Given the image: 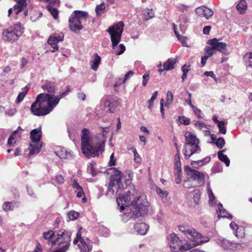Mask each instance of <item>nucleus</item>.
<instances>
[{"label": "nucleus", "instance_id": "9b49d317", "mask_svg": "<svg viewBox=\"0 0 252 252\" xmlns=\"http://www.w3.org/2000/svg\"><path fill=\"white\" fill-rule=\"evenodd\" d=\"M169 245L172 252H180L185 250H188L191 248L192 246L188 244H183L177 235L172 233L167 236Z\"/></svg>", "mask_w": 252, "mask_h": 252}, {"label": "nucleus", "instance_id": "f257e3e1", "mask_svg": "<svg viewBox=\"0 0 252 252\" xmlns=\"http://www.w3.org/2000/svg\"><path fill=\"white\" fill-rule=\"evenodd\" d=\"M81 141V150L87 158L98 156L104 151L105 141L104 134L92 136L89 130L84 128L82 130Z\"/></svg>", "mask_w": 252, "mask_h": 252}, {"label": "nucleus", "instance_id": "2f4dec72", "mask_svg": "<svg viewBox=\"0 0 252 252\" xmlns=\"http://www.w3.org/2000/svg\"><path fill=\"white\" fill-rule=\"evenodd\" d=\"M243 60L247 66L252 67V53H246L243 57Z\"/></svg>", "mask_w": 252, "mask_h": 252}, {"label": "nucleus", "instance_id": "864d4df0", "mask_svg": "<svg viewBox=\"0 0 252 252\" xmlns=\"http://www.w3.org/2000/svg\"><path fill=\"white\" fill-rule=\"evenodd\" d=\"M180 123L185 125H189L190 124V120L185 116H180L178 118Z\"/></svg>", "mask_w": 252, "mask_h": 252}, {"label": "nucleus", "instance_id": "58836bf2", "mask_svg": "<svg viewBox=\"0 0 252 252\" xmlns=\"http://www.w3.org/2000/svg\"><path fill=\"white\" fill-rule=\"evenodd\" d=\"M47 8L54 19L58 18L59 11L56 8L53 7L51 5H48Z\"/></svg>", "mask_w": 252, "mask_h": 252}, {"label": "nucleus", "instance_id": "ea45409f", "mask_svg": "<svg viewBox=\"0 0 252 252\" xmlns=\"http://www.w3.org/2000/svg\"><path fill=\"white\" fill-rule=\"evenodd\" d=\"M13 202H5L2 206V208L4 211L7 212L13 210L14 205Z\"/></svg>", "mask_w": 252, "mask_h": 252}, {"label": "nucleus", "instance_id": "20e7f679", "mask_svg": "<svg viewBox=\"0 0 252 252\" xmlns=\"http://www.w3.org/2000/svg\"><path fill=\"white\" fill-rule=\"evenodd\" d=\"M42 94H38L35 101L32 104L31 111L35 116H42L49 114L56 106L50 101L44 99Z\"/></svg>", "mask_w": 252, "mask_h": 252}, {"label": "nucleus", "instance_id": "aec40b11", "mask_svg": "<svg viewBox=\"0 0 252 252\" xmlns=\"http://www.w3.org/2000/svg\"><path fill=\"white\" fill-rule=\"evenodd\" d=\"M19 37L11 30L8 28L4 30L2 34V39L4 42L13 43L19 39Z\"/></svg>", "mask_w": 252, "mask_h": 252}, {"label": "nucleus", "instance_id": "13d9d810", "mask_svg": "<svg viewBox=\"0 0 252 252\" xmlns=\"http://www.w3.org/2000/svg\"><path fill=\"white\" fill-rule=\"evenodd\" d=\"M104 173H122V171L116 168H110L104 172Z\"/></svg>", "mask_w": 252, "mask_h": 252}, {"label": "nucleus", "instance_id": "2eb2a0df", "mask_svg": "<svg viewBox=\"0 0 252 252\" xmlns=\"http://www.w3.org/2000/svg\"><path fill=\"white\" fill-rule=\"evenodd\" d=\"M130 190L126 195L119 197L117 199L118 205L120 207V211L122 212L125 209V206H128L131 199L134 197L135 193V189L133 185L129 187Z\"/></svg>", "mask_w": 252, "mask_h": 252}, {"label": "nucleus", "instance_id": "4be33fe9", "mask_svg": "<svg viewBox=\"0 0 252 252\" xmlns=\"http://www.w3.org/2000/svg\"><path fill=\"white\" fill-rule=\"evenodd\" d=\"M219 244L220 246L227 251H233L237 248V245L236 243H233L226 239L220 240Z\"/></svg>", "mask_w": 252, "mask_h": 252}, {"label": "nucleus", "instance_id": "ddd939ff", "mask_svg": "<svg viewBox=\"0 0 252 252\" xmlns=\"http://www.w3.org/2000/svg\"><path fill=\"white\" fill-rule=\"evenodd\" d=\"M179 229V230L184 233L187 237L192 239V241L195 242V243L193 244V246L199 245L209 241V238L207 237L205 238H202V235L198 233L194 229H189L184 226H180Z\"/></svg>", "mask_w": 252, "mask_h": 252}, {"label": "nucleus", "instance_id": "393cba45", "mask_svg": "<svg viewBox=\"0 0 252 252\" xmlns=\"http://www.w3.org/2000/svg\"><path fill=\"white\" fill-rule=\"evenodd\" d=\"M100 62L101 58L97 54H94L93 59L90 62L91 69L96 71Z\"/></svg>", "mask_w": 252, "mask_h": 252}, {"label": "nucleus", "instance_id": "a18cd8bd", "mask_svg": "<svg viewBox=\"0 0 252 252\" xmlns=\"http://www.w3.org/2000/svg\"><path fill=\"white\" fill-rule=\"evenodd\" d=\"M17 1V4L22 7L24 9H27V5L30 2V0H15Z\"/></svg>", "mask_w": 252, "mask_h": 252}, {"label": "nucleus", "instance_id": "5701e85b", "mask_svg": "<svg viewBox=\"0 0 252 252\" xmlns=\"http://www.w3.org/2000/svg\"><path fill=\"white\" fill-rule=\"evenodd\" d=\"M134 229L139 234L144 235L147 232L148 226L145 223H137L134 225Z\"/></svg>", "mask_w": 252, "mask_h": 252}, {"label": "nucleus", "instance_id": "7c9ffc66", "mask_svg": "<svg viewBox=\"0 0 252 252\" xmlns=\"http://www.w3.org/2000/svg\"><path fill=\"white\" fill-rule=\"evenodd\" d=\"M56 231H53V230H49L47 232H45L43 233V237L45 239L48 240L51 243L52 245H53L54 237L55 235Z\"/></svg>", "mask_w": 252, "mask_h": 252}, {"label": "nucleus", "instance_id": "9d476101", "mask_svg": "<svg viewBox=\"0 0 252 252\" xmlns=\"http://www.w3.org/2000/svg\"><path fill=\"white\" fill-rule=\"evenodd\" d=\"M42 131L40 127L32 130L30 133V139L31 142L29 145V156L38 153L42 147L41 139Z\"/></svg>", "mask_w": 252, "mask_h": 252}, {"label": "nucleus", "instance_id": "cd10ccee", "mask_svg": "<svg viewBox=\"0 0 252 252\" xmlns=\"http://www.w3.org/2000/svg\"><path fill=\"white\" fill-rule=\"evenodd\" d=\"M9 28H11L12 31L17 34L19 37L24 32V28L21 23H18L15 24L13 26L10 27Z\"/></svg>", "mask_w": 252, "mask_h": 252}, {"label": "nucleus", "instance_id": "603ef678", "mask_svg": "<svg viewBox=\"0 0 252 252\" xmlns=\"http://www.w3.org/2000/svg\"><path fill=\"white\" fill-rule=\"evenodd\" d=\"M99 233L100 235L106 237L108 236L109 232L107 228L102 226L99 229Z\"/></svg>", "mask_w": 252, "mask_h": 252}, {"label": "nucleus", "instance_id": "6ab92c4d", "mask_svg": "<svg viewBox=\"0 0 252 252\" xmlns=\"http://www.w3.org/2000/svg\"><path fill=\"white\" fill-rule=\"evenodd\" d=\"M63 39V33H55L50 37L48 40V43L53 48L51 52H55L58 50V43L62 41Z\"/></svg>", "mask_w": 252, "mask_h": 252}, {"label": "nucleus", "instance_id": "f8f14e48", "mask_svg": "<svg viewBox=\"0 0 252 252\" xmlns=\"http://www.w3.org/2000/svg\"><path fill=\"white\" fill-rule=\"evenodd\" d=\"M82 228L80 227L77 232L73 244H77L80 252H91L93 248L92 243L88 238L82 236Z\"/></svg>", "mask_w": 252, "mask_h": 252}, {"label": "nucleus", "instance_id": "1a4fd4ad", "mask_svg": "<svg viewBox=\"0 0 252 252\" xmlns=\"http://www.w3.org/2000/svg\"><path fill=\"white\" fill-rule=\"evenodd\" d=\"M88 17L87 12L75 10L71 14L69 19V28L71 31L76 32L83 29L82 23L85 22Z\"/></svg>", "mask_w": 252, "mask_h": 252}, {"label": "nucleus", "instance_id": "4c0bfd02", "mask_svg": "<svg viewBox=\"0 0 252 252\" xmlns=\"http://www.w3.org/2000/svg\"><path fill=\"white\" fill-rule=\"evenodd\" d=\"M204 51L205 52V55L207 56L209 58L212 57L216 52L213 46H206L205 48Z\"/></svg>", "mask_w": 252, "mask_h": 252}, {"label": "nucleus", "instance_id": "a19ab883", "mask_svg": "<svg viewBox=\"0 0 252 252\" xmlns=\"http://www.w3.org/2000/svg\"><path fill=\"white\" fill-rule=\"evenodd\" d=\"M17 134V131H14L12 135L9 137L7 141V144L9 147H14L15 144L16 143V141L15 140V135Z\"/></svg>", "mask_w": 252, "mask_h": 252}, {"label": "nucleus", "instance_id": "e2e57ef3", "mask_svg": "<svg viewBox=\"0 0 252 252\" xmlns=\"http://www.w3.org/2000/svg\"><path fill=\"white\" fill-rule=\"evenodd\" d=\"M88 172L90 173H95V164L92 163H90L88 166Z\"/></svg>", "mask_w": 252, "mask_h": 252}, {"label": "nucleus", "instance_id": "6e6552de", "mask_svg": "<svg viewBox=\"0 0 252 252\" xmlns=\"http://www.w3.org/2000/svg\"><path fill=\"white\" fill-rule=\"evenodd\" d=\"M147 202L144 201L141 196L134 198L131 203L130 212L128 214L130 218H137L147 213Z\"/></svg>", "mask_w": 252, "mask_h": 252}, {"label": "nucleus", "instance_id": "473e14b6", "mask_svg": "<svg viewBox=\"0 0 252 252\" xmlns=\"http://www.w3.org/2000/svg\"><path fill=\"white\" fill-rule=\"evenodd\" d=\"M223 151H220L218 152V158L220 160L224 162L226 166L228 167L230 164V160L227 156L222 153Z\"/></svg>", "mask_w": 252, "mask_h": 252}, {"label": "nucleus", "instance_id": "0e129e2a", "mask_svg": "<svg viewBox=\"0 0 252 252\" xmlns=\"http://www.w3.org/2000/svg\"><path fill=\"white\" fill-rule=\"evenodd\" d=\"M75 191L76 193L77 197L78 198H81L84 195L83 189L82 187L78 188L77 189H75Z\"/></svg>", "mask_w": 252, "mask_h": 252}, {"label": "nucleus", "instance_id": "f03ea898", "mask_svg": "<svg viewBox=\"0 0 252 252\" xmlns=\"http://www.w3.org/2000/svg\"><path fill=\"white\" fill-rule=\"evenodd\" d=\"M124 23L120 21L109 28L107 32L111 36V40L112 43V48L115 50L116 55L122 54L125 51V46L123 44H120L118 47L117 45L120 41L122 34L123 32Z\"/></svg>", "mask_w": 252, "mask_h": 252}, {"label": "nucleus", "instance_id": "bb28decb", "mask_svg": "<svg viewBox=\"0 0 252 252\" xmlns=\"http://www.w3.org/2000/svg\"><path fill=\"white\" fill-rule=\"evenodd\" d=\"M207 192L209 197V203L211 206H215L217 204V200L213 191L210 187L209 185L207 187Z\"/></svg>", "mask_w": 252, "mask_h": 252}, {"label": "nucleus", "instance_id": "72a5a7b5", "mask_svg": "<svg viewBox=\"0 0 252 252\" xmlns=\"http://www.w3.org/2000/svg\"><path fill=\"white\" fill-rule=\"evenodd\" d=\"M173 29L175 34H176L178 40L181 41V42L184 46H187L186 45V44L187 43L186 38L185 36H183L179 34V32L177 31V27L175 24H173Z\"/></svg>", "mask_w": 252, "mask_h": 252}, {"label": "nucleus", "instance_id": "8fccbe9b", "mask_svg": "<svg viewBox=\"0 0 252 252\" xmlns=\"http://www.w3.org/2000/svg\"><path fill=\"white\" fill-rule=\"evenodd\" d=\"M192 111L194 113L196 116L199 119H202L203 117V114L202 111L196 106H194L192 109Z\"/></svg>", "mask_w": 252, "mask_h": 252}, {"label": "nucleus", "instance_id": "69168bd1", "mask_svg": "<svg viewBox=\"0 0 252 252\" xmlns=\"http://www.w3.org/2000/svg\"><path fill=\"white\" fill-rule=\"evenodd\" d=\"M116 161V159L114 157V153H112L110 157V160L109 161V165L110 166H112L113 165H114L115 164V162Z\"/></svg>", "mask_w": 252, "mask_h": 252}, {"label": "nucleus", "instance_id": "c85d7f7f", "mask_svg": "<svg viewBox=\"0 0 252 252\" xmlns=\"http://www.w3.org/2000/svg\"><path fill=\"white\" fill-rule=\"evenodd\" d=\"M237 10L241 14L245 13L247 9V3L245 0H241L236 6Z\"/></svg>", "mask_w": 252, "mask_h": 252}, {"label": "nucleus", "instance_id": "a211bd4d", "mask_svg": "<svg viewBox=\"0 0 252 252\" xmlns=\"http://www.w3.org/2000/svg\"><path fill=\"white\" fill-rule=\"evenodd\" d=\"M208 43L211 46H213L216 51H219L223 54H227V44L225 42H220L217 38L209 40Z\"/></svg>", "mask_w": 252, "mask_h": 252}, {"label": "nucleus", "instance_id": "3c124183", "mask_svg": "<svg viewBox=\"0 0 252 252\" xmlns=\"http://www.w3.org/2000/svg\"><path fill=\"white\" fill-rule=\"evenodd\" d=\"M215 145L220 149H221L225 144V140L223 138L217 139L215 142Z\"/></svg>", "mask_w": 252, "mask_h": 252}, {"label": "nucleus", "instance_id": "4468645a", "mask_svg": "<svg viewBox=\"0 0 252 252\" xmlns=\"http://www.w3.org/2000/svg\"><path fill=\"white\" fill-rule=\"evenodd\" d=\"M204 174H187V179L184 181L183 186L187 189L193 186H200L204 184Z\"/></svg>", "mask_w": 252, "mask_h": 252}, {"label": "nucleus", "instance_id": "dca6fc26", "mask_svg": "<svg viewBox=\"0 0 252 252\" xmlns=\"http://www.w3.org/2000/svg\"><path fill=\"white\" fill-rule=\"evenodd\" d=\"M102 101L104 102V106L108 108V111L113 113L116 108L120 105V99L115 96L106 95L102 99Z\"/></svg>", "mask_w": 252, "mask_h": 252}, {"label": "nucleus", "instance_id": "4d7b16f0", "mask_svg": "<svg viewBox=\"0 0 252 252\" xmlns=\"http://www.w3.org/2000/svg\"><path fill=\"white\" fill-rule=\"evenodd\" d=\"M104 9L105 6L103 4H101L96 6L95 9L96 14L97 15H100L103 12V11L104 10Z\"/></svg>", "mask_w": 252, "mask_h": 252}, {"label": "nucleus", "instance_id": "37998d69", "mask_svg": "<svg viewBox=\"0 0 252 252\" xmlns=\"http://www.w3.org/2000/svg\"><path fill=\"white\" fill-rule=\"evenodd\" d=\"M158 94V91H156L154 92V93L152 94V97L148 100V108L149 109H150V110L152 109V107L153 106L154 101L157 98Z\"/></svg>", "mask_w": 252, "mask_h": 252}, {"label": "nucleus", "instance_id": "c9c22d12", "mask_svg": "<svg viewBox=\"0 0 252 252\" xmlns=\"http://www.w3.org/2000/svg\"><path fill=\"white\" fill-rule=\"evenodd\" d=\"M144 18L145 20H148L155 16V13L152 9H146L143 11Z\"/></svg>", "mask_w": 252, "mask_h": 252}, {"label": "nucleus", "instance_id": "09e8293b", "mask_svg": "<svg viewBox=\"0 0 252 252\" xmlns=\"http://www.w3.org/2000/svg\"><path fill=\"white\" fill-rule=\"evenodd\" d=\"M130 150L132 151L134 154V160L136 162H140L141 161V158L138 153L137 152L136 149L134 147H131Z\"/></svg>", "mask_w": 252, "mask_h": 252}, {"label": "nucleus", "instance_id": "5fc2aeb1", "mask_svg": "<svg viewBox=\"0 0 252 252\" xmlns=\"http://www.w3.org/2000/svg\"><path fill=\"white\" fill-rule=\"evenodd\" d=\"M150 76V71H147L143 75V81L142 85L144 86H146L147 85V82L149 79Z\"/></svg>", "mask_w": 252, "mask_h": 252}, {"label": "nucleus", "instance_id": "423d86ee", "mask_svg": "<svg viewBox=\"0 0 252 252\" xmlns=\"http://www.w3.org/2000/svg\"><path fill=\"white\" fill-rule=\"evenodd\" d=\"M186 142L183 152L186 159H189L192 155L200 152L199 140L192 132L187 131L185 134Z\"/></svg>", "mask_w": 252, "mask_h": 252}, {"label": "nucleus", "instance_id": "f3484780", "mask_svg": "<svg viewBox=\"0 0 252 252\" xmlns=\"http://www.w3.org/2000/svg\"><path fill=\"white\" fill-rule=\"evenodd\" d=\"M14 12L15 15V18H24L28 15V10L24 9L22 7L20 6L18 4H15L13 8H10L8 11V16H10V15Z\"/></svg>", "mask_w": 252, "mask_h": 252}, {"label": "nucleus", "instance_id": "49530a36", "mask_svg": "<svg viewBox=\"0 0 252 252\" xmlns=\"http://www.w3.org/2000/svg\"><path fill=\"white\" fill-rule=\"evenodd\" d=\"M79 216V213L74 211H71L68 213V217L70 220H73L77 219Z\"/></svg>", "mask_w": 252, "mask_h": 252}, {"label": "nucleus", "instance_id": "774afa93", "mask_svg": "<svg viewBox=\"0 0 252 252\" xmlns=\"http://www.w3.org/2000/svg\"><path fill=\"white\" fill-rule=\"evenodd\" d=\"M124 82L120 78H119L117 82L115 83L114 87V90L116 92H118V88L119 86H120L122 83Z\"/></svg>", "mask_w": 252, "mask_h": 252}, {"label": "nucleus", "instance_id": "79ce46f5", "mask_svg": "<svg viewBox=\"0 0 252 252\" xmlns=\"http://www.w3.org/2000/svg\"><path fill=\"white\" fill-rule=\"evenodd\" d=\"M226 124H227L226 122L221 121L220 123L219 124H218V125H217V126L219 127V132L220 133H221L223 134H225L226 133V128L225 126L226 125Z\"/></svg>", "mask_w": 252, "mask_h": 252}, {"label": "nucleus", "instance_id": "412c9836", "mask_svg": "<svg viewBox=\"0 0 252 252\" xmlns=\"http://www.w3.org/2000/svg\"><path fill=\"white\" fill-rule=\"evenodd\" d=\"M196 14L200 17H204L206 19H210L213 15V10L205 6H201L195 9Z\"/></svg>", "mask_w": 252, "mask_h": 252}, {"label": "nucleus", "instance_id": "338daca9", "mask_svg": "<svg viewBox=\"0 0 252 252\" xmlns=\"http://www.w3.org/2000/svg\"><path fill=\"white\" fill-rule=\"evenodd\" d=\"M16 112V109L15 108H10L5 111V114L9 116H13L15 114Z\"/></svg>", "mask_w": 252, "mask_h": 252}, {"label": "nucleus", "instance_id": "e433bc0d", "mask_svg": "<svg viewBox=\"0 0 252 252\" xmlns=\"http://www.w3.org/2000/svg\"><path fill=\"white\" fill-rule=\"evenodd\" d=\"M193 200L196 204H198L200 202L201 197V192L198 189H194L193 192Z\"/></svg>", "mask_w": 252, "mask_h": 252}, {"label": "nucleus", "instance_id": "39448f33", "mask_svg": "<svg viewBox=\"0 0 252 252\" xmlns=\"http://www.w3.org/2000/svg\"><path fill=\"white\" fill-rule=\"evenodd\" d=\"M131 174H112L110 177L108 191L117 194L119 190L127 188L131 184Z\"/></svg>", "mask_w": 252, "mask_h": 252}, {"label": "nucleus", "instance_id": "b1692460", "mask_svg": "<svg viewBox=\"0 0 252 252\" xmlns=\"http://www.w3.org/2000/svg\"><path fill=\"white\" fill-rule=\"evenodd\" d=\"M217 211L218 216L219 218H226L230 220L232 218V216L228 214L227 211L223 208L222 205L221 203L219 204Z\"/></svg>", "mask_w": 252, "mask_h": 252}, {"label": "nucleus", "instance_id": "c756f323", "mask_svg": "<svg viewBox=\"0 0 252 252\" xmlns=\"http://www.w3.org/2000/svg\"><path fill=\"white\" fill-rule=\"evenodd\" d=\"M176 62L174 59H169L166 62L163 63V67L165 70H169L174 68V65Z\"/></svg>", "mask_w": 252, "mask_h": 252}, {"label": "nucleus", "instance_id": "a878e982", "mask_svg": "<svg viewBox=\"0 0 252 252\" xmlns=\"http://www.w3.org/2000/svg\"><path fill=\"white\" fill-rule=\"evenodd\" d=\"M175 146L176 147L177 153L175 156L174 160H175V170L177 173H179L181 171V163L180 161V153L178 149L177 143H175Z\"/></svg>", "mask_w": 252, "mask_h": 252}, {"label": "nucleus", "instance_id": "de8ad7c7", "mask_svg": "<svg viewBox=\"0 0 252 252\" xmlns=\"http://www.w3.org/2000/svg\"><path fill=\"white\" fill-rule=\"evenodd\" d=\"M173 99V95L171 91H168L166 94V101L165 106H168L171 103Z\"/></svg>", "mask_w": 252, "mask_h": 252}, {"label": "nucleus", "instance_id": "bf43d9fd", "mask_svg": "<svg viewBox=\"0 0 252 252\" xmlns=\"http://www.w3.org/2000/svg\"><path fill=\"white\" fill-rule=\"evenodd\" d=\"M230 227L232 230H235L236 232L235 235L238 237V234H237V230L239 229V227L238 225L235 222H231L230 224Z\"/></svg>", "mask_w": 252, "mask_h": 252}, {"label": "nucleus", "instance_id": "0eeeda50", "mask_svg": "<svg viewBox=\"0 0 252 252\" xmlns=\"http://www.w3.org/2000/svg\"><path fill=\"white\" fill-rule=\"evenodd\" d=\"M71 236V233L65 230L56 231L53 245L58 246L61 252H66L70 245Z\"/></svg>", "mask_w": 252, "mask_h": 252}, {"label": "nucleus", "instance_id": "052dcab7", "mask_svg": "<svg viewBox=\"0 0 252 252\" xmlns=\"http://www.w3.org/2000/svg\"><path fill=\"white\" fill-rule=\"evenodd\" d=\"M210 157H206L204 158H203L202 160H197L198 166H202L205 164L206 163L209 162L210 161Z\"/></svg>", "mask_w": 252, "mask_h": 252}, {"label": "nucleus", "instance_id": "7ed1b4c3", "mask_svg": "<svg viewBox=\"0 0 252 252\" xmlns=\"http://www.w3.org/2000/svg\"><path fill=\"white\" fill-rule=\"evenodd\" d=\"M42 89L45 92L39 94H42V96L44 99L50 101L52 103L57 106L60 100L64 96H66L69 92L70 90L68 89L65 92L60 93L59 95H56L58 90L56 84L54 82L46 81L42 86Z\"/></svg>", "mask_w": 252, "mask_h": 252}, {"label": "nucleus", "instance_id": "f704fd0d", "mask_svg": "<svg viewBox=\"0 0 252 252\" xmlns=\"http://www.w3.org/2000/svg\"><path fill=\"white\" fill-rule=\"evenodd\" d=\"M28 89H29L27 86H26L22 89V92L19 93L16 100V102L17 103H20L23 100L28 93Z\"/></svg>", "mask_w": 252, "mask_h": 252}, {"label": "nucleus", "instance_id": "6e6d98bb", "mask_svg": "<svg viewBox=\"0 0 252 252\" xmlns=\"http://www.w3.org/2000/svg\"><path fill=\"white\" fill-rule=\"evenodd\" d=\"M54 180L56 182V183L57 184H63L64 182V178L61 174L56 175L55 176V178Z\"/></svg>", "mask_w": 252, "mask_h": 252}, {"label": "nucleus", "instance_id": "c03bdc74", "mask_svg": "<svg viewBox=\"0 0 252 252\" xmlns=\"http://www.w3.org/2000/svg\"><path fill=\"white\" fill-rule=\"evenodd\" d=\"M156 192L157 194L162 198H165L168 195V192L165 190H162L160 188L156 187Z\"/></svg>", "mask_w": 252, "mask_h": 252}, {"label": "nucleus", "instance_id": "680f3d73", "mask_svg": "<svg viewBox=\"0 0 252 252\" xmlns=\"http://www.w3.org/2000/svg\"><path fill=\"white\" fill-rule=\"evenodd\" d=\"M204 75H205L206 76H210V77H212V78H213L215 80L216 82L218 81V79H217L215 74L212 71H207L204 72Z\"/></svg>", "mask_w": 252, "mask_h": 252}]
</instances>
